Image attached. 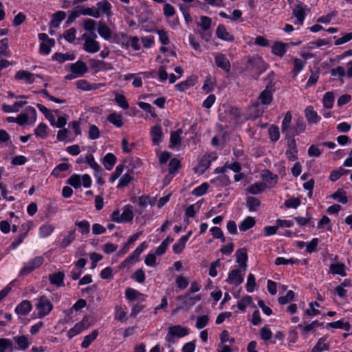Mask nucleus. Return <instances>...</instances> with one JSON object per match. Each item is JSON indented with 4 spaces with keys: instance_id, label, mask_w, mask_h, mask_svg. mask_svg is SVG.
Wrapping results in <instances>:
<instances>
[{
    "instance_id": "obj_1",
    "label": "nucleus",
    "mask_w": 352,
    "mask_h": 352,
    "mask_svg": "<svg viewBox=\"0 0 352 352\" xmlns=\"http://www.w3.org/2000/svg\"><path fill=\"white\" fill-rule=\"evenodd\" d=\"M97 35L95 32H91L89 34H83L82 35V40L85 41L83 49L88 53L94 54L98 52L100 49V44L96 41Z\"/></svg>"
},
{
    "instance_id": "obj_2",
    "label": "nucleus",
    "mask_w": 352,
    "mask_h": 352,
    "mask_svg": "<svg viewBox=\"0 0 352 352\" xmlns=\"http://www.w3.org/2000/svg\"><path fill=\"white\" fill-rule=\"evenodd\" d=\"M35 307L38 311L37 314L39 318L47 316L53 309V305L45 296H41L37 299Z\"/></svg>"
},
{
    "instance_id": "obj_3",
    "label": "nucleus",
    "mask_w": 352,
    "mask_h": 352,
    "mask_svg": "<svg viewBox=\"0 0 352 352\" xmlns=\"http://www.w3.org/2000/svg\"><path fill=\"white\" fill-rule=\"evenodd\" d=\"M117 39L118 43L121 44L125 48L131 47L135 51H138L141 48L140 40L138 36H129L124 33H120L117 36Z\"/></svg>"
},
{
    "instance_id": "obj_4",
    "label": "nucleus",
    "mask_w": 352,
    "mask_h": 352,
    "mask_svg": "<svg viewBox=\"0 0 352 352\" xmlns=\"http://www.w3.org/2000/svg\"><path fill=\"white\" fill-rule=\"evenodd\" d=\"M44 262V258L41 256H36L35 258L30 260L28 262L24 263L23 267L20 270L19 274L21 276H26L35 269L39 267Z\"/></svg>"
},
{
    "instance_id": "obj_5",
    "label": "nucleus",
    "mask_w": 352,
    "mask_h": 352,
    "mask_svg": "<svg viewBox=\"0 0 352 352\" xmlns=\"http://www.w3.org/2000/svg\"><path fill=\"white\" fill-rule=\"evenodd\" d=\"M201 299L200 295L191 296L189 294L181 295L177 297V300L181 302L180 309H190L196 302L200 301Z\"/></svg>"
},
{
    "instance_id": "obj_6",
    "label": "nucleus",
    "mask_w": 352,
    "mask_h": 352,
    "mask_svg": "<svg viewBox=\"0 0 352 352\" xmlns=\"http://www.w3.org/2000/svg\"><path fill=\"white\" fill-rule=\"evenodd\" d=\"M275 91L274 85L270 82L265 89L261 91L258 98V100L261 104L268 105L272 102L273 93Z\"/></svg>"
},
{
    "instance_id": "obj_7",
    "label": "nucleus",
    "mask_w": 352,
    "mask_h": 352,
    "mask_svg": "<svg viewBox=\"0 0 352 352\" xmlns=\"http://www.w3.org/2000/svg\"><path fill=\"white\" fill-rule=\"evenodd\" d=\"M247 67L261 73L264 69V61L261 56H255L250 58L247 63Z\"/></svg>"
},
{
    "instance_id": "obj_8",
    "label": "nucleus",
    "mask_w": 352,
    "mask_h": 352,
    "mask_svg": "<svg viewBox=\"0 0 352 352\" xmlns=\"http://www.w3.org/2000/svg\"><path fill=\"white\" fill-rule=\"evenodd\" d=\"M88 327L89 324L87 323V320L83 318L81 321L77 322L74 327H72L67 331V337L69 339H72L75 336L79 334L82 331L87 329Z\"/></svg>"
},
{
    "instance_id": "obj_9",
    "label": "nucleus",
    "mask_w": 352,
    "mask_h": 352,
    "mask_svg": "<svg viewBox=\"0 0 352 352\" xmlns=\"http://www.w3.org/2000/svg\"><path fill=\"white\" fill-rule=\"evenodd\" d=\"M111 4L106 1H98L96 3V10L98 12V18L102 15L104 14L107 17H111L113 15V13L111 12Z\"/></svg>"
},
{
    "instance_id": "obj_10",
    "label": "nucleus",
    "mask_w": 352,
    "mask_h": 352,
    "mask_svg": "<svg viewBox=\"0 0 352 352\" xmlns=\"http://www.w3.org/2000/svg\"><path fill=\"white\" fill-rule=\"evenodd\" d=\"M305 116L309 124H318L321 118L318 115L317 112L314 110L312 106H308L305 110Z\"/></svg>"
},
{
    "instance_id": "obj_11",
    "label": "nucleus",
    "mask_w": 352,
    "mask_h": 352,
    "mask_svg": "<svg viewBox=\"0 0 352 352\" xmlns=\"http://www.w3.org/2000/svg\"><path fill=\"white\" fill-rule=\"evenodd\" d=\"M70 71L77 76H80L87 72V67L84 62L78 60L70 65Z\"/></svg>"
},
{
    "instance_id": "obj_12",
    "label": "nucleus",
    "mask_w": 352,
    "mask_h": 352,
    "mask_svg": "<svg viewBox=\"0 0 352 352\" xmlns=\"http://www.w3.org/2000/svg\"><path fill=\"white\" fill-rule=\"evenodd\" d=\"M64 278L65 274L63 272H58L49 275V280L50 283L58 287L65 285Z\"/></svg>"
},
{
    "instance_id": "obj_13",
    "label": "nucleus",
    "mask_w": 352,
    "mask_h": 352,
    "mask_svg": "<svg viewBox=\"0 0 352 352\" xmlns=\"http://www.w3.org/2000/svg\"><path fill=\"white\" fill-rule=\"evenodd\" d=\"M215 63L217 67L223 69L226 72H229L230 69V63L228 59L223 54H218L215 58Z\"/></svg>"
},
{
    "instance_id": "obj_14",
    "label": "nucleus",
    "mask_w": 352,
    "mask_h": 352,
    "mask_svg": "<svg viewBox=\"0 0 352 352\" xmlns=\"http://www.w3.org/2000/svg\"><path fill=\"white\" fill-rule=\"evenodd\" d=\"M28 104V102L24 101H19V102H15L12 105L2 104V110L5 113H12V112H19L20 109Z\"/></svg>"
},
{
    "instance_id": "obj_15",
    "label": "nucleus",
    "mask_w": 352,
    "mask_h": 352,
    "mask_svg": "<svg viewBox=\"0 0 352 352\" xmlns=\"http://www.w3.org/2000/svg\"><path fill=\"white\" fill-rule=\"evenodd\" d=\"M243 281V278L241 274V272L239 270H232L228 275V278L227 279V282L230 284H234L235 285H239Z\"/></svg>"
},
{
    "instance_id": "obj_16",
    "label": "nucleus",
    "mask_w": 352,
    "mask_h": 352,
    "mask_svg": "<svg viewBox=\"0 0 352 352\" xmlns=\"http://www.w3.org/2000/svg\"><path fill=\"white\" fill-rule=\"evenodd\" d=\"M14 78L16 80H24L28 84H32L34 82V74L25 70H20L17 72Z\"/></svg>"
},
{
    "instance_id": "obj_17",
    "label": "nucleus",
    "mask_w": 352,
    "mask_h": 352,
    "mask_svg": "<svg viewBox=\"0 0 352 352\" xmlns=\"http://www.w3.org/2000/svg\"><path fill=\"white\" fill-rule=\"evenodd\" d=\"M32 309V305L28 300H23L19 305L15 308V312L21 316H25L28 314Z\"/></svg>"
},
{
    "instance_id": "obj_18",
    "label": "nucleus",
    "mask_w": 352,
    "mask_h": 352,
    "mask_svg": "<svg viewBox=\"0 0 352 352\" xmlns=\"http://www.w3.org/2000/svg\"><path fill=\"white\" fill-rule=\"evenodd\" d=\"M76 230H71L67 232V234L64 236L63 239L60 242V248H65L68 247L72 243H73L76 239Z\"/></svg>"
},
{
    "instance_id": "obj_19",
    "label": "nucleus",
    "mask_w": 352,
    "mask_h": 352,
    "mask_svg": "<svg viewBox=\"0 0 352 352\" xmlns=\"http://www.w3.org/2000/svg\"><path fill=\"white\" fill-rule=\"evenodd\" d=\"M216 33L217 36L224 41H234V36L230 34L226 29V27L223 25H218Z\"/></svg>"
},
{
    "instance_id": "obj_20",
    "label": "nucleus",
    "mask_w": 352,
    "mask_h": 352,
    "mask_svg": "<svg viewBox=\"0 0 352 352\" xmlns=\"http://www.w3.org/2000/svg\"><path fill=\"white\" fill-rule=\"evenodd\" d=\"M236 257V263L241 267L245 268L247 267L248 254L245 248L238 250L235 253Z\"/></svg>"
},
{
    "instance_id": "obj_21",
    "label": "nucleus",
    "mask_w": 352,
    "mask_h": 352,
    "mask_svg": "<svg viewBox=\"0 0 352 352\" xmlns=\"http://www.w3.org/2000/svg\"><path fill=\"white\" fill-rule=\"evenodd\" d=\"M107 120L118 128L122 127L124 124L122 114L117 112L109 114Z\"/></svg>"
},
{
    "instance_id": "obj_22",
    "label": "nucleus",
    "mask_w": 352,
    "mask_h": 352,
    "mask_svg": "<svg viewBox=\"0 0 352 352\" xmlns=\"http://www.w3.org/2000/svg\"><path fill=\"white\" fill-rule=\"evenodd\" d=\"M117 158L116 155L111 153L106 154L102 160L104 166L107 170H111L116 164Z\"/></svg>"
},
{
    "instance_id": "obj_23",
    "label": "nucleus",
    "mask_w": 352,
    "mask_h": 352,
    "mask_svg": "<svg viewBox=\"0 0 352 352\" xmlns=\"http://www.w3.org/2000/svg\"><path fill=\"white\" fill-rule=\"evenodd\" d=\"M287 51V45L283 42L276 41L272 47V52L280 57L284 56Z\"/></svg>"
},
{
    "instance_id": "obj_24",
    "label": "nucleus",
    "mask_w": 352,
    "mask_h": 352,
    "mask_svg": "<svg viewBox=\"0 0 352 352\" xmlns=\"http://www.w3.org/2000/svg\"><path fill=\"white\" fill-rule=\"evenodd\" d=\"M77 9L79 10L80 15L90 16L96 19L98 18V12L96 7L85 8L83 6H77Z\"/></svg>"
},
{
    "instance_id": "obj_25",
    "label": "nucleus",
    "mask_w": 352,
    "mask_h": 352,
    "mask_svg": "<svg viewBox=\"0 0 352 352\" xmlns=\"http://www.w3.org/2000/svg\"><path fill=\"white\" fill-rule=\"evenodd\" d=\"M66 17V13L63 11H57L52 15V19L50 22V26L57 28L59 27L60 23Z\"/></svg>"
},
{
    "instance_id": "obj_26",
    "label": "nucleus",
    "mask_w": 352,
    "mask_h": 352,
    "mask_svg": "<svg viewBox=\"0 0 352 352\" xmlns=\"http://www.w3.org/2000/svg\"><path fill=\"white\" fill-rule=\"evenodd\" d=\"M168 330L178 338H183L188 334V329L179 324L169 327Z\"/></svg>"
},
{
    "instance_id": "obj_27",
    "label": "nucleus",
    "mask_w": 352,
    "mask_h": 352,
    "mask_svg": "<svg viewBox=\"0 0 352 352\" xmlns=\"http://www.w3.org/2000/svg\"><path fill=\"white\" fill-rule=\"evenodd\" d=\"M76 87L82 91H90L98 89L100 84H90L85 80H79L76 82Z\"/></svg>"
},
{
    "instance_id": "obj_28",
    "label": "nucleus",
    "mask_w": 352,
    "mask_h": 352,
    "mask_svg": "<svg viewBox=\"0 0 352 352\" xmlns=\"http://www.w3.org/2000/svg\"><path fill=\"white\" fill-rule=\"evenodd\" d=\"M183 133L182 129H179L177 131L172 132L170 138V145L169 147L173 148L181 144V134Z\"/></svg>"
},
{
    "instance_id": "obj_29",
    "label": "nucleus",
    "mask_w": 352,
    "mask_h": 352,
    "mask_svg": "<svg viewBox=\"0 0 352 352\" xmlns=\"http://www.w3.org/2000/svg\"><path fill=\"white\" fill-rule=\"evenodd\" d=\"M326 327L341 329L345 331H349L350 329V324L348 321L343 319L336 322L327 323Z\"/></svg>"
},
{
    "instance_id": "obj_30",
    "label": "nucleus",
    "mask_w": 352,
    "mask_h": 352,
    "mask_svg": "<svg viewBox=\"0 0 352 352\" xmlns=\"http://www.w3.org/2000/svg\"><path fill=\"white\" fill-rule=\"evenodd\" d=\"M151 135L152 137V141L153 144H159L162 135V127L160 125H156L152 127L151 131Z\"/></svg>"
},
{
    "instance_id": "obj_31",
    "label": "nucleus",
    "mask_w": 352,
    "mask_h": 352,
    "mask_svg": "<svg viewBox=\"0 0 352 352\" xmlns=\"http://www.w3.org/2000/svg\"><path fill=\"white\" fill-rule=\"evenodd\" d=\"M330 272L332 274H338L342 276H346V273L345 272V265L342 263H338L336 264H331L330 267Z\"/></svg>"
},
{
    "instance_id": "obj_32",
    "label": "nucleus",
    "mask_w": 352,
    "mask_h": 352,
    "mask_svg": "<svg viewBox=\"0 0 352 352\" xmlns=\"http://www.w3.org/2000/svg\"><path fill=\"white\" fill-rule=\"evenodd\" d=\"M133 216V207L131 205L125 206L122 213V223H126L132 221Z\"/></svg>"
},
{
    "instance_id": "obj_33",
    "label": "nucleus",
    "mask_w": 352,
    "mask_h": 352,
    "mask_svg": "<svg viewBox=\"0 0 352 352\" xmlns=\"http://www.w3.org/2000/svg\"><path fill=\"white\" fill-rule=\"evenodd\" d=\"M98 32L101 37L109 40L111 36V29L104 23L100 22L98 28Z\"/></svg>"
},
{
    "instance_id": "obj_34",
    "label": "nucleus",
    "mask_w": 352,
    "mask_h": 352,
    "mask_svg": "<svg viewBox=\"0 0 352 352\" xmlns=\"http://www.w3.org/2000/svg\"><path fill=\"white\" fill-rule=\"evenodd\" d=\"M76 58V56L74 54L69 53H55L52 56V60L58 61L59 63H64L66 60H73Z\"/></svg>"
},
{
    "instance_id": "obj_35",
    "label": "nucleus",
    "mask_w": 352,
    "mask_h": 352,
    "mask_svg": "<svg viewBox=\"0 0 352 352\" xmlns=\"http://www.w3.org/2000/svg\"><path fill=\"white\" fill-rule=\"evenodd\" d=\"M293 14L296 17L297 22L296 24L302 25L305 20V11L300 4H298L293 10Z\"/></svg>"
},
{
    "instance_id": "obj_36",
    "label": "nucleus",
    "mask_w": 352,
    "mask_h": 352,
    "mask_svg": "<svg viewBox=\"0 0 352 352\" xmlns=\"http://www.w3.org/2000/svg\"><path fill=\"white\" fill-rule=\"evenodd\" d=\"M75 226L78 228L79 232L81 234V235L84 236L89 233L90 223L88 221H76L75 222Z\"/></svg>"
},
{
    "instance_id": "obj_37",
    "label": "nucleus",
    "mask_w": 352,
    "mask_h": 352,
    "mask_svg": "<svg viewBox=\"0 0 352 352\" xmlns=\"http://www.w3.org/2000/svg\"><path fill=\"white\" fill-rule=\"evenodd\" d=\"M265 186L264 183H255L250 186L247 191L252 195H258L264 191Z\"/></svg>"
},
{
    "instance_id": "obj_38",
    "label": "nucleus",
    "mask_w": 352,
    "mask_h": 352,
    "mask_svg": "<svg viewBox=\"0 0 352 352\" xmlns=\"http://www.w3.org/2000/svg\"><path fill=\"white\" fill-rule=\"evenodd\" d=\"M98 336V331L94 330L90 334L84 337L83 341L81 343V346L83 349L88 348L91 342L95 340Z\"/></svg>"
},
{
    "instance_id": "obj_39",
    "label": "nucleus",
    "mask_w": 352,
    "mask_h": 352,
    "mask_svg": "<svg viewBox=\"0 0 352 352\" xmlns=\"http://www.w3.org/2000/svg\"><path fill=\"white\" fill-rule=\"evenodd\" d=\"M125 296L129 301H135L140 297H144V294L133 288H127L125 291Z\"/></svg>"
},
{
    "instance_id": "obj_40",
    "label": "nucleus",
    "mask_w": 352,
    "mask_h": 352,
    "mask_svg": "<svg viewBox=\"0 0 352 352\" xmlns=\"http://www.w3.org/2000/svg\"><path fill=\"white\" fill-rule=\"evenodd\" d=\"M14 340L19 346V349L25 350L30 346V342L25 336H19L14 337Z\"/></svg>"
},
{
    "instance_id": "obj_41",
    "label": "nucleus",
    "mask_w": 352,
    "mask_h": 352,
    "mask_svg": "<svg viewBox=\"0 0 352 352\" xmlns=\"http://www.w3.org/2000/svg\"><path fill=\"white\" fill-rule=\"evenodd\" d=\"M331 197L333 199L337 200L343 204H345L348 202V198L346 195V192L343 189H338L333 194H332Z\"/></svg>"
},
{
    "instance_id": "obj_42",
    "label": "nucleus",
    "mask_w": 352,
    "mask_h": 352,
    "mask_svg": "<svg viewBox=\"0 0 352 352\" xmlns=\"http://www.w3.org/2000/svg\"><path fill=\"white\" fill-rule=\"evenodd\" d=\"M256 223L254 219L252 217H246L239 225L241 231H247L252 228Z\"/></svg>"
},
{
    "instance_id": "obj_43",
    "label": "nucleus",
    "mask_w": 352,
    "mask_h": 352,
    "mask_svg": "<svg viewBox=\"0 0 352 352\" xmlns=\"http://www.w3.org/2000/svg\"><path fill=\"white\" fill-rule=\"evenodd\" d=\"M349 173V170H346V169H344V168H342L340 167L338 169L333 170L330 173L329 179L331 182H334L337 181L340 177H342V175H346Z\"/></svg>"
},
{
    "instance_id": "obj_44",
    "label": "nucleus",
    "mask_w": 352,
    "mask_h": 352,
    "mask_svg": "<svg viewBox=\"0 0 352 352\" xmlns=\"http://www.w3.org/2000/svg\"><path fill=\"white\" fill-rule=\"evenodd\" d=\"M6 350L9 352L14 351L12 341L7 338H0V352H6Z\"/></svg>"
},
{
    "instance_id": "obj_45",
    "label": "nucleus",
    "mask_w": 352,
    "mask_h": 352,
    "mask_svg": "<svg viewBox=\"0 0 352 352\" xmlns=\"http://www.w3.org/2000/svg\"><path fill=\"white\" fill-rule=\"evenodd\" d=\"M261 205L258 199L254 197H249L247 199V206L250 212H254L258 210Z\"/></svg>"
},
{
    "instance_id": "obj_46",
    "label": "nucleus",
    "mask_w": 352,
    "mask_h": 352,
    "mask_svg": "<svg viewBox=\"0 0 352 352\" xmlns=\"http://www.w3.org/2000/svg\"><path fill=\"white\" fill-rule=\"evenodd\" d=\"M55 227L51 224H44L39 228V234L43 238L49 236L54 230Z\"/></svg>"
},
{
    "instance_id": "obj_47",
    "label": "nucleus",
    "mask_w": 352,
    "mask_h": 352,
    "mask_svg": "<svg viewBox=\"0 0 352 352\" xmlns=\"http://www.w3.org/2000/svg\"><path fill=\"white\" fill-rule=\"evenodd\" d=\"M212 19L206 16H201L200 17V22L197 23V25L200 26L201 30L207 32L211 27Z\"/></svg>"
},
{
    "instance_id": "obj_48",
    "label": "nucleus",
    "mask_w": 352,
    "mask_h": 352,
    "mask_svg": "<svg viewBox=\"0 0 352 352\" xmlns=\"http://www.w3.org/2000/svg\"><path fill=\"white\" fill-rule=\"evenodd\" d=\"M334 102V96L332 92H327L322 99L324 108L331 109Z\"/></svg>"
},
{
    "instance_id": "obj_49",
    "label": "nucleus",
    "mask_w": 352,
    "mask_h": 352,
    "mask_svg": "<svg viewBox=\"0 0 352 352\" xmlns=\"http://www.w3.org/2000/svg\"><path fill=\"white\" fill-rule=\"evenodd\" d=\"M133 178L131 173L129 172L124 173L120 179L117 188H122L126 186L132 181Z\"/></svg>"
},
{
    "instance_id": "obj_50",
    "label": "nucleus",
    "mask_w": 352,
    "mask_h": 352,
    "mask_svg": "<svg viewBox=\"0 0 352 352\" xmlns=\"http://www.w3.org/2000/svg\"><path fill=\"white\" fill-rule=\"evenodd\" d=\"M194 78L191 76L189 77L186 80L181 82L175 85V87L179 91H184L188 88L194 85Z\"/></svg>"
},
{
    "instance_id": "obj_51",
    "label": "nucleus",
    "mask_w": 352,
    "mask_h": 352,
    "mask_svg": "<svg viewBox=\"0 0 352 352\" xmlns=\"http://www.w3.org/2000/svg\"><path fill=\"white\" fill-rule=\"evenodd\" d=\"M66 182L74 188H78L81 186L80 175L74 174L67 179Z\"/></svg>"
},
{
    "instance_id": "obj_52",
    "label": "nucleus",
    "mask_w": 352,
    "mask_h": 352,
    "mask_svg": "<svg viewBox=\"0 0 352 352\" xmlns=\"http://www.w3.org/2000/svg\"><path fill=\"white\" fill-rule=\"evenodd\" d=\"M325 339L323 338H320L316 346L313 348V352H322L324 351H327L329 349V346L328 344L324 342Z\"/></svg>"
},
{
    "instance_id": "obj_53",
    "label": "nucleus",
    "mask_w": 352,
    "mask_h": 352,
    "mask_svg": "<svg viewBox=\"0 0 352 352\" xmlns=\"http://www.w3.org/2000/svg\"><path fill=\"white\" fill-rule=\"evenodd\" d=\"M86 162L91 168L94 170L95 175H98L99 170H100L101 169L98 164L95 162L94 157L92 154H87L86 155Z\"/></svg>"
},
{
    "instance_id": "obj_54",
    "label": "nucleus",
    "mask_w": 352,
    "mask_h": 352,
    "mask_svg": "<svg viewBox=\"0 0 352 352\" xmlns=\"http://www.w3.org/2000/svg\"><path fill=\"white\" fill-rule=\"evenodd\" d=\"M293 63L294 67L292 70V73L295 77L302 70L305 63L301 59L296 58L294 59Z\"/></svg>"
},
{
    "instance_id": "obj_55",
    "label": "nucleus",
    "mask_w": 352,
    "mask_h": 352,
    "mask_svg": "<svg viewBox=\"0 0 352 352\" xmlns=\"http://www.w3.org/2000/svg\"><path fill=\"white\" fill-rule=\"evenodd\" d=\"M47 125L44 123H40L34 130V133L37 137L45 138L47 137Z\"/></svg>"
},
{
    "instance_id": "obj_56",
    "label": "nucleus",
    "mask_w": 352,
    "mask_h": 352,
    "mask_svg": "<svg viewBox=\"0 0 352 352\" xmlns=\"http://www.w3.org/2000/svg\"><path fill=\"white\" fill-rule=\"evenodd\" d=\"M252 302V298L250 296H245L242 298V299L238 302L237 307L242 311L245 310V308L248 305H250Z\"/></svg>"
},
{
    "instance_id": "obj_57",
    "label": "nucleus",
    "mask_w": 352,
    "mask_h": 352,
    "mask_svg": "<svg viewBox=\"0 0 352 352\" xmlns=\"http://www.w3.org/2000/svg\"><path fill=\"white\" fill-rule=\"evenodd\" d=\"M138 105L142 110H144L146 113H150L152 117L155 118L157 116L156 113H155L154 108L149 103L138 102Z\"/></svg>"
},
{
    "instance_id": "obj_58",
    "label": "nucleus",
    "mask_w": 352,
    "mask_h": 352,
    "mask_svg": "<svg viewBox=\"0 0 352 352\" xmlns=\"http://www.w3.org/2000/svg\"><path fill=\"white\" fill-rule=\"evenodd\" d=\"M270 138L273 142H276L280 138L279 128L277 126L272 125L268 130Z\"/></svg>"
},
{
    "instance_id": "obj_59",
    "label": "nucleus",
    "mask_w": 352,
    "mask_h": 352,
    "mask_svg": "<svg viewBox=\"0 0 352 352\" xmlns=\"http://www.w3.org/2000/svg\"><path fill=\"white\" fill-rule=\"evenodd\" d=\"M115 101L123 109H127L129 107L125 96L122 94H116Z\"/></svg>"
},
{
    "instance_id": "obj_60",
    "label": "nucleus",
    "mask_w": 352,
    "mask_h": 352,
    "mask_svg": "<svg viewBox=\"0 0 352 352\" xmlns=\"http://www.w3.org/2000/svg\"><path fill=\"white\" fill-rule=\"evenodd\" d=\"M292 113L289 111L287 112L282 122L281 126V130L283 133H285L289 129V125L292 122Z\"/></svg>"
},
{
    "instance_id": "obj_61",
    "label": "nucleus",
    "mask_w": 352,
    "mask_h": 352,
    "mask_svg": "<svg viewBox=\"0 0 352 352\" xmlns=\"http://www.w3.org/2000/svg\"><path fill=\"white\" fill-rule=\"evenodd\" d=\"M208 187H209V186L207 183H203L200 186L195 188L192 191V194L197 197L201 196L207 192Z\"/></svg>"
},
{
    "instance_id": "obj_62",
    "label": "nucleus",
    "mask_w": 352,
    "mask_h": 352,
    "mask_svg": "<svg viewBox=\"0 0 352 352\" xmlns=\"http://www.w3.org/2000/svg\"><path fill=\"white\" fill-rule=\"evenodd\" d=\"M320 325H321V323H320L317 320H315V321H313L311 323L305 325V326H303L302 324H298V327L301 329L305 333H307L310 331H311L312 329H314L318 327Z\"/></svg>"
},
{
    "instance_id": "obj_63",
    "label": "nucleus",
    "mask_w": 352,
    "mask_h": 352,
    "mask_svg": "<svg viewBox=\"0 0 352 352\" xmlns=\"http://www.w3.org/2000/svg\"><path fill=\"white\" fill-rule=\"evenodd\" d=\"M96 25V23L94 19H87L84 20L83 28L85 30L90 32V33L94 32Z\"/></svg>"
},
{
    "instance_id": "obj_64",
    "label": "nucleus",
    "mask_w": 352,
    "mask_h": 352,
    "mask_svg": "<svg viewBox=\"0 0 352 352\" xmlns=\"http://www.w3.org/2000/svg\"><path fill=\"white\" fill-rule=\"evenodd\" d=\"M163 13L166 18L171 17L175 14V9L171 4L164 3Z\"/></svg>"
}]
</instances>
